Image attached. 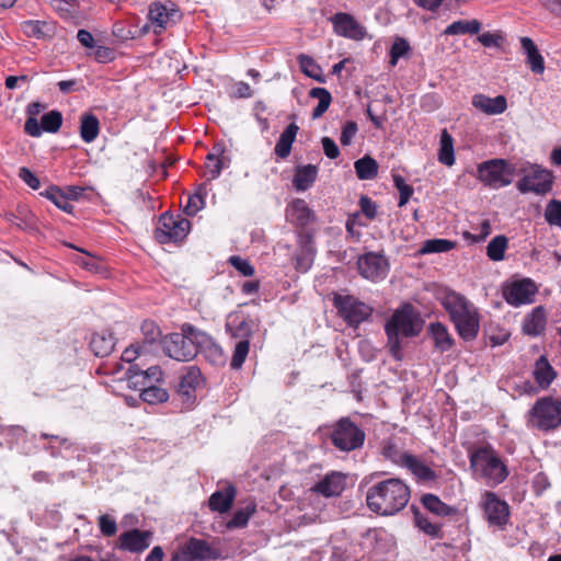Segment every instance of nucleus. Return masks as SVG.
<instances>
[{"label":"nucleus","mask_w":561,"mask_h":561,"mask_svg":"<svg viewBox=\"0 0 561 561\" xmlns=\"http://www.w3.org/2000/svg\"><path fill=\"white\" fill-rule=\"evenodd\" d=\"M287 217L299 227H306L314 221V214L308 204L300 198L295 199L287 208Z\"/></svg>","instance_id":"25"},{"label":"nucleus","mask_w":561,"mask_h":561,"mask_svg":"<svg viewBox=\"0 0 561 561\" xmlns=\"http://www.w3.org/2000/svg\"><path fill=\"white\" fill-rule=\"evenodd\" d=\"M333 305L337 309L339 314L351 327L359 325L368 320L373 313V308L369 305L350 295H336L333 299Z\"/></svg>","instance_id":"12"},{"label":"nucleus","mask_w":561,"mask_h":561,"mask_svg":"<svg viewBox=\"0 0 561 561\" xmlns=\"http://www.w3.org/2000/svg\"><path fill=\"white\" fill-rule=\"evenodd\" d=\"M100 123L92 114H83L80 123V136L87 144L92 142L99 135Z\"/></svg>","instance_id":"37"},{"label":"nucleus","mask_w":561,"mask_h":561,"mask_svg":"<svg viewBox=\"0 0 561 561\" xmlns=\"http://www.w3.org/2000/svg\"><path fill=\"white\" fill-rule=\"evenodd\" d=\"M414 522L416 527L422 530L424 534L433 537V538H442V525L435 522H432L427 516L415 512Z\"/></svg>","instance_id":"43"},{"label":"nucleus","mask_w":561,"mask_h":561,"mask_svg":"<svg viewBox=\"0 0 561 561\" xmlns=\"http://www.w3.org/2000/svg\"><path fill=\"white\" fill-rule=\"evenodd\" d=\"M249 351L250 340L244 339L237 342L230 360V367L236 370L240 369L249 355Z\"/></svg>","instance_id":"47"},{"label":"nucleus","mask_w":561,"mask_h":561,"mask_svg":"<svg viewBox=\"0 0 561 561\" xmlns=\"http://www.w3.org/2000/svg\"><path fill=\"white\" fill-rule=\"evenodd\" d=\"M481 30V23L478 20H459L449 24L446 30V35H463V34H478Z\"/></svg>","instance_id":"38"},{"label":"nucleus","mask_w":561,"mask_h":561,"mask_svg":"<svg viewBox=\"0 0 561 561\" xmlns=\"http://www.w3.org/2000/svg\"><path fill=\"white\" fill-rule=\"evenodd\" d=\"M236 493L237 490L232 484L214 492L208 500L209 508L213 512L227 513L232 507Z\"/></svg>","instance_id":"23"},{"label":"nucleus","mask_w":561,"mask_h":561,"mask_svg":"<svg viewBox=\"0 0 561 561\" xmlns=\"http://www.w3.org/2000/svg\"><path fill=\"white\" fill-rule=\"evenodd\" d=\"M24 130L32 137H39L44 129L42 128V123L39 124L36 117H28L25 122Z\"/></svg>","instance_id":"64"},{"label":"nucleus","mask_w":561,"mask_h":561,"mask_svg":"<svg viewBox=\"0 0 561 561\" xmlns=\"http://www.w3.org/2000/svg\"><path fill=\"white\" fill-rule=\"evenodd\" d=\"M179 15V11L173 8L156 2L150 5L149 19L150 21L161 30L168 27L170 23L174 22V18Z\"/></svg>","instance_id":"28"},{"label":"nucleus","mask_w":561,"mask_h":561,"mask_svg":"<svg viewBox=\"0 0 561 561\" xmlns=\"http://www.w3.org/2000/svg\"><path fill=\"white\" fill-rule=\"evenodd\" d=\"M421 502L428 512L439 517L451 516L457 512L455 507L447 505L438 496L431 493L424 494Z\"/></svg>","instance_id":"33"},{"label":"nucleus","mask_w":561,"mask_h":561,"mask_svg":"<svg viewBox=\"0 0 561 561\" xmlns=\"http://www.w3.org/2000/svg\"><path fill=\"white\" fill-rule=\"evenodd\" d=\"M230 160L225 156L222 145L217 144L213 147V151L206 157V171L210 175V180L217 179L221 170L228 167Z\"/></svg>","instance_id":"27"},{"label":"nucleus","mask_w":561,"mask_h":561,"mask_svg":"<svg viewBox=\"0 0 561 561\" xmlns=\"http://www.w3.org/2000/svg\"><path fill=\"white\" fill-rule=\"evenodd\" d=\"M310 98L317 99L318 105L313 108L312 118L321 117L329 108L332 96L324 88H312L309 92Z\"/></svg>","instance_id":"41"},{"label":"nucleus","mask_w":561,"mask_h":561,"mask_svg":"<svg viewBox=\"0 0 561 561\" xmlns=\"http://www.w3.org/2000/svg\"><path fill=\"white\" fill-rule=\"evenodd\" d=\"M402 467L407 468L419 482L427 483L437 479V473L423 460L412 454L405 457V462Z\"/></svg>","instance_id":"24"},{"label":"nucleus","mask_w":561,"mask_h":561,"mask_svg":"<svg viewBox=\"0 0 561 561\" xmlns=\"http://www.w3.org/2000/svg\"><path fill=\"white\" fill-rule=\"evenodd\" d=\"M139 373H142V369L139 368L137 365H133L128 368L126 375H127V380H128L130 387H134L141 391V389L146 388V386H148V383H147L146 379H142L141 377L136 376Z\"/></svg>","instance_id":"56"},{"label":"nucleus","mask_w":561,"mask_h":561,"mask_svg":"<svg viewBox=\"0 0 561 561\" xmlns=\"http://www.w3.org/2000/svg\"><path fill=\"white\" fill-rule=\"evenodd\" d=\"M140 398L149 404H158L165 402L169 399V393L157 385L146 386V388L141 389Z\"/></svg>","instance_id":"44"},{"label":"nucleus","mask_w":561,"mask_h":561,"mask_svg":"<svg viewBox=\"0 0 561 561\" xmlns=\"http://www.w3.org/2000/svg\"><path fill=\"white\" fill-rule=\"evenodd\" d=\"M255 513V504L250 503L244 508L238 510L232 518L227 523L229 529L242 528L247 526L250 517Z\"/></svg>","instance_id":"48"},{"label":"nucleus","mask_w":561,"mask_h":561,"mask_svg":"<svg viewBox=\"0 0 561 561\" xmlns=\"http://www.w3.org/2000/svg\"><path fill=\"white\" fill-rule=\"evenodd\" d=\"M254 322L250 319H242L234 327L232 323H227V330L231 332L233 337H240L241 340L250 339L253 332Z\"/></svg>","instance_id":"49"},{"label":"nucleus","mask_w":561,"mask_h":561,"mask_svg":"<svg viewBox=\"0 0 561 561\" xmlns=\"http://www.w3.org/2000/svg\"><path fill=\"white\" fill-rule=\"evenodd\" d=\"M366 434L348 417H342L333 424L330 439L335 448L341 451H353L363 447Z\"/></svg>","instance_id":"7"},{"label":"nucleus","mask_w":561,"mask_h":561,"mask_svg":"<svg viewBox=\"0 0 561 561\" xmlns=\"http://www.w3.org/2000/svg\"><path fill=\"white\" fill-rule=\"evenodd\" d=\"M536 293L537 287L529 278L514 280L503 288L506 302L514 307L533 302Z\"/></svg>","instance_id":"14"},{"label":"nucleus","mask_w":561,"mask_h":561,"mask_svg":"<svg viewBox=\"0 0 561 561\" xmlns=\"http://www.w3.org/2000/svg\"><path fill=\"white\" fill-rule=\"evenodd\" d=\"M136 376L146 379L148 386H154L162 380L163 373L159 366H151Z\"/></svg>","instance_id":"55"},{"label":"nucleus","mask_w":561,"mask_h":561,"mask_svg":"<svg viewBox=\"0 0 561 561\" xmlns=\"http://www.w3.org/2000/svg\"><path fill=\"white\" fill-rule=\"evenodd\" d=\"M422 328L423 320L412 305L407 304L393 312L385 325V331L388 337L389 353L394 359L401 360L403 357L402 337L416 336L421 333Z\"/></svg>","instance_id":"2"},{"label":"nucleus","mask_w":561,"mask_h":561,"mask_svg":"<svg viewBox=\"0 0 561 561\" xmlns=\"http://www.w3.org/2000/svg\"><path fill=\"white\" fill-rule=\"evenodd\" d=\"M345 488V476L341 472L333 471L321 479L312 490L325 497L336 496L342 493Z\"/></svg>","instance_id":"20"},{"label":"nucleus","mask_w":561,"mask_h":561,"mask_svg":"<svg viewBox=\"0 0 561 561\" xmlns=\"http://www.w3.org/2000/svg\"><path fill=\"white\" fill-rule=\"evenodd\" d=\"M469 460L473 476L489 486H496L508 477L507 466L491 446H481L470 451Z\"/></svg>","instance_id":"4"},{"label":"nucleus","mask_w":561,"mask_h":561,"mask_svg":"<svg viewBox=\"0 0 561 561\" xmlns=\"http://www.w3.org/2000/svg\"><path fill=\"white\" fill-rule=\"evenodd\" d=\"M99 527L101 533L107 537L114 536L117 531L115 519L111 518L108 515H101L99 517Z\"/></svg>","instance_id":"59"},{"label":"nucleus","mask_w":561,"mask_h":561,"mask_svg":"<svg viewBox=\"0 0 561 561\" xmlns=\"http://www.w3.org/2000/svg\"><path fill=\"white\" fill-rule=\"evenodd\" d=\"M508 240L505 236L494 237L486 247V254L492 261H501L507 248Z\"/></svg>","instance_id":"45"},{"label":"nucleus","mask_w":561,"mask_h":561,"mask_svg":"<svg viewBox=\"0 0 561 561\" xmlns=\"http://www.w3.org/2000/svg\"><path fill=\"white\" fill-rule=\"evenodd\" d=\"M20 179L26 183L31 188L37 190L41 186L38 178L26 167H22L19 170Z\"/></svg>","instance_id":"61"},{"label":"nucleus","mask_w":561,"mask_h":561,"mask_svg":"<svg viewBox=\"0 0 561 561\" xmlns=\"http://www.w3.org/2000/svg\"><path fill=\"white\" fill-rule=\"evenodd\" d=\"M221 558L220 550L213 543L190 538L171 557V561H215Z\"/></svg>","instance_id":"10"},{"label":"nucleus","mask_w":561,"mask_h":561,"mask_svg":"<svg viewBox=\"0 0 561 561\" xmlns=\"http://www.w3.org/2000/svg\"><path fill=\"white\" fill-rule=\"evenodd\" d=\"M410 493V488L401 479L389 478L368 488L366 504L378 515L392 516L407 506Z\"/></svg>","instance_id":"1"},{"label":"nucleus","mask_w":561,"mask_h":561,"mask_svg":"<svg viewBox=\"0 0 561 561\" xmlns=\"http://www.w3.org/2000/svg\"><path fill=\"white\" fill-rule=\"evenodd\" d=\"M321 144H322L324 154L329 159H336L340 156V149H339L337 145L330 137H323L321 139Z\"/></svg>","instance_id":"62"},{"label":"nucleus","mask_w":561,"mask_h":561,"mask_svg":"<svg viewBox=\"0 0 561 561\" xmlns=\"http://www.w3.org/2000/svg\"><path fill=\"white\" fill-rule=\"evenodd\" d=\"M229 262L243 276H252L254 274V267L248 260L233 255L229 259Z\"/></svg>","instance_id":"57"},{"label":"nucleus","mask_w":561,"mask_h":561,"mask_svg":"<svg viewBox=\"0 0 561 561\" xmlns=\"http://www.w3.org/2000/svg\"><path fill=\"white\" fill-rule=\"evenodd\" d=\"M442 304L449 313L459 335L467 341L476 339L480 327L476 307L465 296L456 291L447 293Z\"/></svg>","instance_id":"3"},{"label":"nucleus","mask_w":561,"mask_h":561,"mask_svg":"<svg viewBox=\"0 0 561 561\" xmlns=\"http://www.w3.org/2000/svg\"><path fill=\"white\" fill-rule=\"evenodd\" d=\"M204 197L199 193H196L188 197L184 211L188 216H194L204 207Z\"/></svg>","instance_id":"58"},{"label":"nucleus","mask_w":561,"mask_h":561,"mask_svg":"<svg viewBox=\"0 0 561 561\" xmlns=\"http://www.w3.org/2000/svg\"><path fill=\"white\" fill-rule=\"evenodd\" d=\"M534 377L538 385L542 388L550 386V383L556 378V371L545 356H540L536 362Z\"/></svg>","instance_id":"35"},{"label":"nucleus","mask_w":561,"mask_h":561,"mask_svg":"<svg viewBox=\"0 0 561 561\" xmlns=\"http://www.w3.org/2000/svg\"><path fill=\"white\" fill-rule=\"evenodd\" d=\"M354 168L359 180H371L378 173V163L369 156H365L355 161Z\"/></svg>","instance_id":"39"},{"label":"nucleus","mask_w":561,"mask_h":561,"mask_svg":"<svg viewBox=\"0 0 561 561\" xmlns=\"http://www.w3.org/2000/svg\"><path fill=\"white\" fill-rule=\"evenodd\" d=\"M357 130H358V127L355 122H352V121L347 122L342 128V133H341V137H340L341 144L343 146H348L352 142Z\"/></svg>","instance_id":"60"},{"label":"nucleus","mask_w":561,"mask_h":561,"mask_svg":"<svg viewBox=\"0 0 561 561\" xmlns=\"http://www.w3.org/2000/svg\"><path fill=\"white\" fill-rule=\"evenodd\" d=\"M141 332L145 336V342L152 344L161 336L159 327L153 321H144L141 324Z\"/></svg>","instance_id":"54"},{"label":"nucleus","mask_w":561,"mask_h":561,"mask_svg":"<svg viewBox=\"0 0 561 561\" xmlns=\"http://www.w3.org/2000/svg\"><path fill=\"white\" fill-rule=\"evenodd\" d=\"M90 347L92 352L99 357H105L110 355L115 347V337L112 333L102 331L93 334Z\"/></svg>","instance_id":"30"},{"label":"nucleus","mask_w":561,"mask_h":561,"mask_svg":"<svg viewBox=\"0 0 561 561\" xmlns=\"http://www.w3.org/2000/svg\"><path fill=\"white\" fill-rule=\"evenodd\" d=\"M430 332L436 350L444 353L451 348L454 341L444 324L440 322L431 323Z\"/></svg>","instance_id":"34"},{"label":"nucleus","mask_w":561,"mask_h":561,"mask_svg":"<svg viewBox=\"0 0 561 561\" xmlns=\"http://www.w3.org/2000/svg\"><path fill=\"white\" fill-rule=\"evenodd\" d=\"M517 172L514 163L505 159H491L477 167V179L485 186L497 190L510 185Z\"/></svg>","instance_id":"6"},{"label":"nucleus","mask_w":561,"mask_h":561,"mask_svg":"<svg viewBox=\"0 0 561 561\" xmlns=\"http://www.w3.org/2000/svg\"><path fill=\"white\" fill-rule=\"evenodd\" d=\"M392 178H393L394 186L400 193L398 206L403 207L409 202L414 190L411 185H409L405 182V180L401 175L394 174Z\"/></svg>","instance_id":"51"},{"label":"nucleus","mask_w":561,"mask_h":561,"mask_svg":"<svg viewBox=\"0 0 561 561\" xmlns=\"http://www.w3.org/2000/svg\"><path fill=\"white\" fill-rule=\"evenodd\" d=\"M332 23L336 34L341 36L353 39H360L364 37V28L351 14L339 12L332 16Z\"/></svg>","instance_id":"18"},{"label":"nucleus","mask_w":561,"mask_h":561,"mask_svg":"<svg viewBox=\"0 0 561 561\" xmlns=\"http://www.w3.org/2000/svg\"><path fill=\"white\" fill-rule=\"evenodd\" d=\"M410 49L411 47L407 39L397 37L390 48V65L392 67L396 66L401 57L409 54Z\"/></svg>","instance_id":"50"},{"label":"nucleus","mask_w":561,"mask_h":561,"mask_svg":"<svg viewBox=\"0 0 561 561\" xmlns=\"http://www.w3.org/2000/svg\"><path fill=\"white\" fill-rule=\"evenodd\" d=\"M438 161L447 167L455 163L454 139L447 129H443L440 134Z\"/></svg>","instance_id":"36"},{"label":"nucleus","mask_w":561,"mask_h":561,"mask_svg":"<svg viewBox=\"0 0 561 561\" xmlns=\"http://www.w3.org/2000/svg\"><path fill=\"white\" fill-rule=\"evenodd\" d=\"M42 196L50 199L59 209L71 214L73 206L68 202V196L57 186H50L44 192H41Z\"/></svg>","instance_id":"42"},{"label":"nucleus","mask_w":561,"mask_h":561,"mask_svg":"<svg viewBox=\"0 0 561 561\" xmlns=\"http://www.w3.org/2000/svg\"><path fill=\"white\" fill-rule=\"evenodd\" d=\"M359 206L362 213L368 218L374 219L377 214V207L375 203L367 196H362L359 199Z\"/></svg>","instance_id":"63"},{"label":"nucleus","mask_w":561,"mask_h":561,"mask_svg":"<svg viewBox=\"0 0 561 561\" xmlns=\"http://www.w3.org/2000/svg\"><path fill=\"white\" fill-rule=\"evenodd\" d=\"M360 275L370 280L383 278L387 275L388 263L383 256L376 253H367L358 259Z\"/></svg>","instance_id":"16"},{"label":"nucleus","mask_w":561,"mask_h":561,"mask_svg":"<svg viewBox=\"0 0 561 561\" xmlns=\"http://www.w3.org/2000/svg\"><path fill=\"white\" fill-rule=\"evenodd\" d=\"M523 178L517 182L516 187L522 194L535 193L543 195L551 191L553 175L552 172L541 168L538 164L520 169Z\"/></svg>","instance_id":"11"},{"label":"nucleus","mask_w":561,"mask_h":561,"mask_svg":"<svg viewBox=\"0 0 561 561\" xmlns=\"http://www.w3.org/2000/svg\"><path fill=\"white\" fill-rule=\"evenodd\" d=\"M545 217L550 225L561 227V202L550 201L546 207Z\"/></svg>","instance_id":"53"},{"label":"nucleus","mask_w":561,"mask_h":561,"mask_svg":"<svg viewBox=\"0 0 561 561\" xmlns=\"http://www.w3.org/2000/svg\"><path fill=\"white\" fill-rule=\"evenodd\" d=\"M204 382L201 369L196 366H190L181 376L178 386V394L186 407H191L195 401V391Z\"/></svg>","instance_id":"15"},{"label":"nucleus","mask_w":561,"mask_h":561,"mask_svg":"<svg viewBox=\"0 0 561 561\" xmlns=\"http://www.w3.org/2000/svg\"><path fill=\"white\" fill-rule=\"evenodd\" d=\"M194 333H201V330L188 323L183 324L181 333H171L162 340L164 353L179 362L194 359L197 355Z\"/></svg>","instance_id":"5"},{"label":"nucleus","mask_w":561,"mask_h":561,"mask_svg":"<svg viewBox=\"0 0 561 561\" xmlns=\"http://www.w3.org/2000/svg\"><path fill=\"white\" fill-rule=\"evenodd\" d=\"M298 129V126L295 123H291L280 134L274 148L275 154L278 158L285 159L290 154L291 146L296 139Z\"/></svg>","instance_id":"32"},{"label":"nucleus","mask_w":561,"mask_h":561,"mask_svg":"<svg viewBox=\"0 0 561 561\" xmlns=\"http://www.w3.org/2000/svg\"><path fill=\"white\" fill-rule=\"evenodd\" d=\"M314 253L316 250L311 236L301 237L299 249L294 255L296 270L301 273L309 271L313 264Z\"/></svg>","instance_id":"21"},{"label":"nucleus","mask_w":561,"mask_h":561,"mask_svg":"<svg viewBox=\"0 0 561 561\" xmlns=\"http://www.w3.org/2000/svg\"><path fill=\"white\" fill-rule=\"evenodd\" d=\"M481 506L490 525L504 527L510 518V506L494 492L485 491L481 497Z\"/></svg>","instance_id":"13"},{"label":"nucleus","mask_w":561,"mask_h":561,"mask_svg":"<svg viewBox=\"0 0 561 561\" xmlns=\"http://www.w3.org/2000/svg\"><path fill=\"white\" fill-rule=\"evenodd\" d=\"M191 230V222L181 216L164 213L160 216L154 231L156 240L161 243H178L185 239Z\"/></svg>","instance_id":"8"},{"label":"nucleus","mask_w":561,"mask_h":561,"mask_svg":"<svg viewBox=\"0 0 561 561\" xmlns=\"http://www.w3.org/2000/svg\"><path fill=\"white\" fill-rule=\"evenodd\" d=\"M195 343L197 344V353L202 352L205 357L214 365H221L225 363V354L222 348L215 342L211 335L201 331L194 333Z\"/></svg>","instance_id":"17"},{"label":"nucleus","mask_w":561,"mask_h":561,"mask_svg":"<svg viewBox=\"0 0 561 561\" xmlns=\"http://www.w3.org/2000/svg\"><path fill=\"white\" fill-rule=\"evenodd\" d=\"M62 123L61 113L58 111H50L42 117V128L48 133H56Z\"/></svg>","instance_id":"52"},{"label":"nucleus","mask_w":561,"mask_h":561,"mask_svg":"<svg viewBox=\"0 0 561 561\" xmlns=\"http://www.w3.org/2000/svg\"><path fill=\"white\" fill-rule=\"evenodd\" d=\"M381 454L386 459L400 467L404 465L405 457L410 456L409 453L401 450L392 439H385L381 443Z\"/></svg>","instance_id":"40"},{"label":"nucleus","mask_w":561,"mask_h":561,"mask_svg":"<svg viewBox=\"0 0 561 561\" xmlns=\"http://www.w3.org/2000/svg\"><path fill=\"white\" fill-rule=\"evenodd\" d=\"M318 168L313 164H306L296 169L293 185L297 191L308 190L317 180Z\"/></svg>","instance_id":"31"},{"label":"nucleus","mask_w":561,"mask_h":561,"mask_svg":"<svg viewBox=\"0 0 561 561\" xmlns=\"http://www.w3.org/2000/svg\"><path fill=\"white\" fill-rule=\"evenodd\" d=\"M151 533L148 530L131 529L121 535V548L130 552H140L150 545Z\"/></svg>","instance_id":"19"},{"label":"nucleus","mask_w":561,"mask_h":561,"mask_svg":"<svg viewBox=\"0 0 561 561\" xmlns=\"http://www.w3.org/2000/svg\"><path fill=\"white\" fill-rule=\"evenodd\" d=\"M520 45L523 53L526 55V64L534 73L540 75L545 71V59L539 53L538 47L529 37H522Z\"/></svg>","instance_id":"26"},{"label":"nucleus","mask_w":561,"mask_h":561,"mask_svg":"<svg viewBox=\"0 0 561 561\" xmlns=\"http://www.w3.org/2000/svg\"><path fill=\"white\" fill-rule=\"evenodd\" d=\"M546 327V312L543 307L538 306L527 314L523 322V332L527 335L537 336L541 334Z\"/></svg>","instance_id":"29"},{"label":"nucleus","mask_w":561,"mask_h":561,"mask_svg":"<svg viewBox=\"0 0 561 561\" xmlns=\"http://www.w3.org/2000/svg\"><path fill=\"white\" fill-rule=\"evenodd\" d=\"M455 245V242L447 239H430L423 243L420 252L422 254L444 253L453 250Z\"/></svg>","instance_id":"46"},{"label":"nucleus","mask_w":561,"mask_h":561,"mask_svg":"<svg viewBox=\"0 0 561 561\" xmlns=\"http://www.w3.org/2000/svg\"><path fill=\"white\" fill-rule=\"evenodd\" d=\"M472 105L488 115L502 114L507 107L506 99L503 95L490 98L484 94H476L472 98Z\"/></svg>","instance_id":"22"},{"label":"nucleus","mask_w":561,"mask_h":561,"mask_svg":"<svg viewBox=\"0 0 561 561\" xmlns=\"http://www.w3.org/2000/svg\"><path fill=\"white\" fill-rule=\"evenodd\" d=\"M534 426L541 431L554 430L561 425V401L551 397L539 399L531 409Z\"/></svg>","instance_id":"9"}]
</instances>
